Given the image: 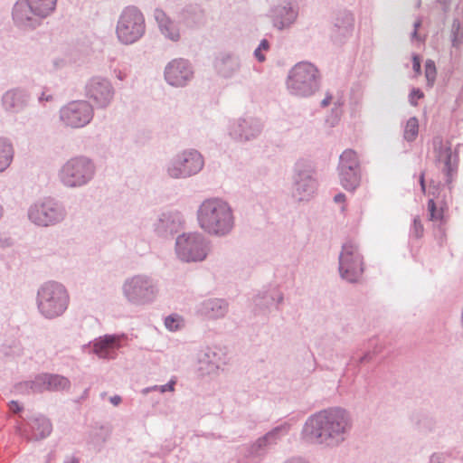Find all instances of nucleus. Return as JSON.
<instances>
[{
	"mask_svg": "<svg viewBox=\"0 0 463 463\" xmlns=\"http://www.w3.org/2000/svg\"><path fill=\"white\" fill-rule=\"evenodd\" d=\"M340 277L349 283H356L363 272V256L358 245L353 241H347L342 246L338 258Z\"/></svg>",
	"mask_w": 463,
	"mask_h": 463,
	"instance_id": "14",
	"label": "nucleus"
},
{
	"mask_svg": "<svg viewBox=\"0 0 463 463\" xmlns=\"http://www.w3.org/2000/svg\"><path fill=\"white\" fill-rule=\"evenodd\" d=\"M264 128L261 119L245 115L229 121L228 136L235 142L245 144L260 137Z\"/></svg>",
	"mask_w": 463,
	"mask_h": 463,
	"instance_id": "16",
	"label": "nucleus"
},
{
	"mask_svg": "<svg viewBox=\"0 0 463 463\" xmlns=\"http://www.w3.org/2000/svg\"><path fill=\"white\" fill-rule=\"evenodd\" d=\"M198 227L207 235L225 238L235 229L236 217L232 206L219 196L203 199L196 210Z\"/></svg>",
	"mask_w": 463,
	"mask_h": 463,
	"instance_id": "2",
	"label": "nucleus"
},
{
	"mask_svg": "<svg viewBox=\"0 0 463 463\" xmlns=\"http://www.w3.org/2000/svg\"><path fill=\"white\" fill-rule=\"evenodd\" d=\"M197 360L199 370L203 374H211L225 364V355L221 348L206 346L199 351Z\"/></svg>",
	"mask_w": 463,
	"mask_h": 463,
	"instance_id": "27",
	"label": "nucleus"
},
{
	"mask_svg": "<svg viewBox=\"0 0 463 463\" xmlns=\"http://www.w3.org/2000/svg\"><path fill=\"white\" fill-rule=\"evenodd\" d=\"M284 463H309L307 460L304 459L303 458L295 457L287 459Z\"/></svg>",
	"mask_w": 463,
	"mask_h": 463,
	"instance_id": "51",
	"label": "nucleus"
},
{
	"mask_svg": "<svg viewBox=\"0 0 463 463\" xmlns=\"http://www.w3.org/2000/svg\"><path fill=\"white\" fill-rule=\"evenodd\" d=\"M420 25H421V21L420 19L415 21L413 24L414 30H418Z\"/></svg>",
	"mask_w": 463,
	"mask_h": 463,
	"instance_id": "63",
	"label": "nucleus"
},
{
	"mask_svg": "<svg viewBox=\"0 0 463 463\" xmlns=\"http://www.w3.org/2000/svg\"><path fill=\"white\" fill-rule=\"evenodd\" d=\"M205 9L198 2L184 4L177 12L179 22L187 28L201 26L205 21Z\"/></svg>",
	"mask_w": 463,
	"mask_h": 463,
	"instance_id": "29",
	"label": "nucleus"
},
{
	"mask_svg": "<svg viewBox=\"0 0 463 463\" xmlns=\"http://www.w3.org/2000/svg\"><path fill=\"white\" fill-rule=\"evenodd\" d=\"M64 203L52 197L34 201L27 209L28 220L37 227L47 228L61 223L67 217Z\"/></svg>",
	"mask_w": 463,
	"mask_h": 463,
	"instance_id": "9",
	"label": "nucleus"
},
{
	"mask_svg": "<svg viewBox=\"0 0 463 463\" xmlns=\"http://www.w3.org/2000/svg\"><path fill=\"white\" fill-rule=\"evenodd\" d=\"M423 98V92L420 89H413L409 96L410 103L412 106L417 105V99Z\"/></svg>",
	"mask_w": 463,
	"mask_h": 463,
	"instance_id": "46",
	"label": "nucleus"
},
{
	"mask_svg": "<svg viewBox=\"0 0 463 463\" xmlns=\"http://www.w3.org/2000/svg\"><path fill=\"white\" fill-rule=\"evenodd\" d=\"M419 121L416 117L410 118L405 125L403 137L408 142H412L418 136Z\"/></svg>",
	"mask_w": 463,
	"mask_h": 463,
	"instance_id": "37",
	"label": "nucleus"
},
{
	"mask_svg": "<svg viewBox=\"0 0 463 463\" xmlns=\"http://www.w3.org/2000/svg\"><path fill=\"white\" fill-rule=\"evenodd\" d=\"M436 66L433 61L428 60L425 64V76L429 86H432L436 79Z\"/></svg>",
	"mask_w": 463,
	"mask_h": 463,
	"instance_id": "42",
	"label": "nucleus"
},
{
	"mask_svg": "<svg viewBox=\"0 0 463 463\" xmlns=\"http://www.w3.org/2000/svg\"><path fill=\"white\" fill-rule=\"evenodd\" d=\"M284 300V294L276 287L258 293L253 298L254 313L256 316H267L271 308L279 310V305Z\"/></svg>",
	"mask_w": 463,
	"mask_h": 463,
	"instance_id": "25",
	"label": "nucleus"
},
{
	"mask_svg": "<svg viewBox=\"0 0 463 463\" xmlns=\"http://www.w3.org/2000/svg\"><path fill=\"white\" fill-rule=\"evenodd\" d=\"M204 164V157L197 149L186 148L169 158L164 171L171 179H188L201 173Z\"/></svg>",
	"mask_w": 463,
	"mask_h": 463,
	"instance_id": "8",
	"label": "nucleus"
},
{
	"mask_svg": "<svg viewBox=\"0 0 463 463\" xmlns=\"http://www.w3.org/2000/svg\"><path fill=\"white\" fill-rule=\"evenodd\" d=\"M194 78V68L185 58H175L168 61L164 69V80L174 88H184Z\"/></svg>",
	"mask_w": 463,
	"mask_h": 463,
	"instance_id": "19",
	"label": "nucleus"
},
{
	"mask_svg": "<svg viewBox=\"0 0 463 463\" xmlns=\"http://www.w3.org/2000/svg\"><path fill=\"white\" fill-rule=\"evenodd\" d=\"M271 447L266 438L262 436L250 445L249 452L251 456L261 457L265 455Z\"/></svg>",
	"mask_w": 463,
	"mask_h": 463,
	"instance_id": "36",
	"label": "nucleus"
},
{
	"mask_svg": "<svg viewBox=\"0 0 463 463\" xmlns=\"http://www.w3.org/2000/svg\"><path fill=\"white\" fill-rule=\"evenodd\" d=\"M331 100H332V95L327 93L326 96L325 97V99H323L321 101V107L325 108V107L328 106L330 104Z\"/></svg>",
	"mask_w": 463,
	"mask_h": 463,
	"instance_id": "56",
	"label": "nucleus"
},
{
	"mask_svg": "<svg viewBox=\"0 0 463 463\" xmlns=\"http://www.w3.org/2000/svg\"><path fill=\"white\" fill-rule=\"evenodd\" d=\"M5 213V206L2 203H0V222L3 220Z\"/></svg>",
	"mask_w": 463,
	"mask_h": 463,
	"instance_id": "61",
	"label": "nucleus"
},
{
	"mask_svg": "<svg viewBox=\"0 0 463 463\" xmlns=\"http://www.w3.org/2000/svg\"><path fill=\"white\" fill-rule=\"evenodd\" d=\"M185 219L177 210H166L157 214L153 222L155 234L165 240H172L184 229Z\"/></svg>",
	"mask_w": 463,
	"mask_h": 463,
	"instance_id": "20",
	"label": "nucleus"
},
{
	"mask_svg": "<svg viewBox=\"0 0 463 463\" xmlns=\"http://www.w3.org/2000/svg\"><path fill=\"white\" fill-rule=\"evenodd\" d=\"M38 99H39L40 103H43L44 101L49 102V101H52L53 99V97L51 94L47 95V94H45V92H43Z\"/></svg>",
	"mask_w": 463,
	"mask_h": 463,
	"instance_id": "52",
	"label": "nucleus"
},
{
	"mask_svg": "<svg viewBox=\"0 0 463 463\" xmlns=\"http://www.w3.org/2000/svg\"><path fill=\"white\" fill-rule=\"evenodd\" d=\"M9 409L14 413L20 412L23 410V407L15 401H11L9 402Z\"/></svg>",
	"mask_w": 463,
	"mask_h": 463,
	"instance_id": "50",
	"label": "nucleus"
},
{
	"mask_svg": "<svg viewBox=\"0 0 463 463\" xmlns=\"http://www.w3.org/2000/svg\"><path fill=\"white\" fill-rule=\"evenodd\" d=\"M428 210L430 212V220H439L442 217V213L436 207V203L433 199H430L428 202Z\"/></svg>",
	"mask_w": 463,
	"mask_h": 463,
	"instance_id": "43",
	"label": "nucleus"
},
{
	"mask_svg": "<svg viewBox=\"0 0 463 463\" xmlns=\"http://www.w3.org/2000/svg\"><path fill=\"white\" fill-rule=\"evenodd\" d=\"M420 186H421V189L423 192H425V181H424V174L422 173L420 176Z\"/></svg>",
	"mask_w": 463,
	"mask_h": 463,
	"instance_id": "60",
	"label": "nucleus"
},
{
	"mask_svg": "<svg viewBox=\"0 0 463 463\" xmlns=\"http://www.w3.org/2000/svg\"><path fill=\"white\" fill-rule=\"evenodd\" d=\"M116 78L119 80H124L126 78V74L123 73L121 71H115Z\"/></svg>",
	"mask_w": 463,
	"mask_h": 463,
	"instance_id": "59",
	"label": "nucleus"
},
{
	"mask_svg": "<svg viewBox=\"0 0 463 463\" xmlns=\"http://www.w3.org/2000/svg\"><path fill=\"white\" fill-rule=\"evenodd\" d=\"M433 152L438 162L444 164L443 172L447 176V183L452 181V173L457 169V155L452 154L449 142H444L440 137H435L432 140Z\"/></svg>",
	"mask_w": 463,
	"mask_h": 463,
	"instance_id": "26",
	"label": "nucleus"
},
{
	"mask_svg": "<svg viewBox=\"0 0 463 463\" xmlns=\"http://www.w3.org/2000/svg\"><path fill=\"white\" fill-rule=\"evenodd\" d=\"M14 156V148L12 141L6 137H0V174L11 165Z\"/></svg>",
	"mask_w": 463,
	"mask_h": 463,
	"instance_id": "33",
	"label": "nucleus"
},
{
	"mask_svg": "<svg viewBox=\"0 0 463 463\" xmlns=\"http://www.w3.org/2000/svg\"><path fill=\"white\" fill-rule=\"evenodd\" d=\"M270 49V43L267 39H262L258 47L253 52L254 58L260 63L266 61L265 52Z\"/></svg>",
	"mask_w": 463,
	"mask_h": 463,
	"instance_id": "40",
	"label": "nucleus"
},
{
	"mask_svg": "<svg viewBox=\"0 0 463 463\" xmlns=\"http://www.w3.org/2000/svg\"><path fill=\"white\" fill-rule=\"evenodd\" d=\"M318 179L314 165L305 159H299L293 167L292 196L298 202H308L316 194Z\"/></svg>",
	"mask_w": 463,
	"mask_h": 463,
	"instance_id": "12",
	"label": "nucleus"
},
{
	"mask_svg": "<svg viewBox=\"0 0 463 463\" xmlns=\"http://www.w3.org/2000/svg\"><path fill=\"white\" fill-rule=\"evenodd\" d=\"M338 175L341 185L347 191H354L360 184V164L356 153L345 150L339 157Z\"/></svg>",
	"mask_w": 463,
	"mask_h": 463,
	"instance_id": "18",
	"label": "nucleus"
},
{
	"mask_svg": "<svg viewBox=\"0 0 463 463\" xmlns=\"http://www.w3.org/2000/svg\"><path fill=\"white\" fill-rule=\"evenodd\" d=\"M125 334H107L95 338L84 347L90 348V353L96 354L99 359L114 360L118 356L117 351L121 348L127 341Z\"/></svg>",
	"mask_w": 463,
	"mask_h": 463,
	"instance_id": "21",
	"label": "nucleus"
},
{
	"mask_svg": "<svg viewBox=\"0 0 463 463\" xmlns=\"http://www.w3.org/2000/svg\"><path fill=\"white\" fill-rule=\"evenodd\" d=\"M351 428L349 413L342 408L334 407L309 416L301 436L309 444L334 448L346 439Z\"/></svg>",
	"mask_w": 463,
	"mask_h": 463,
	"instance_id": "1",
	"label": "nucleus"
},
{
	"mask_svg": "<svg viewBox=\"0 0 463 463\" xmlns=\"http://www.w3.org/2000/svg\"><path fill=\"white\" fill-rule=\"evenodd\" d=\"M175 383H176L175 379L172 378L167 383H165L164 385H153V386L146 387L141 391V392L144 395H146L151 392H156V391H158L162 393L166 392H174Z\"/></svg>",
	"mask_w": 463,
	"mask_h": 463,
	"instance_id": "39",
	"label": "nucleus"
},
{
	"mask_svg": "<svg viewBox=\"0 0 463 463\" xmlns=\"http://www.w3.org/2000/svg\"><path fill=\"white\" fill-rule=\"evenodd\" d=\"M97 165L87 156H75L69 158L58 170L59 182L66 188L77 189L87 186L95 178Z\"/></svg>",
	"mask_w": 463,
	"mask_h": 463,
	"instance_id": "7",
	"label": "nucleus"
},
{
	"mask_svg": "<svg viewBox=\"0 0 463 463\" xmlns=\"http://www.w3.org/2000/svg\"><path fill=\"white\" fill-rule=\"evenodd\" d=\"M110 434V430L108 427L99 426L91 432V440L95 443H103L107 440Z\"/></svg>",
	"mask_w": 463,
	"mask_h": 463,
	"instance_id": "41",
	"label": "nucleus"
},
{
	"mask_svg": "<svg viewBox=\"0 0 463 463\" xmlns=\"http://www.w3.org/2000/svg\"><path fill=\"white\" fill-rule=\"evenodd\" d=\"M84 94L93 108L104 109L112 103L115 88L108 78L93 76L87 80Z\"/></svg>",
	"mask_w": 463,
	"mask_h": 463,
	"instance_id": "17",
	"label": "nucleus"
},
{
	"mask_svg": "<svg viewBox=\"0 0 463 463\" xmlns=\"http://www.w3.org/2000/svg\"><path fill=\"white\" fill-rule=\"evenodd\" d=\"M213 70L218 77L232 80L238 77L243 69L241 56L232 51L218 52L213 61Z\"/></svg>",
	"mask_w": 463,
	"mask_h": 463,
	"instance_id": "22",
	"label": "nucleus"
},
{
	"mask_svg": "<svg viewBox=\"0 0 463 463\" xmlns=\"http://www.w3.org/2000/svg\"><path fill=\"white\" fill-rule=\"evenodd\" d=\"M146 26L144 14L137 6L125 7L118 15L116 24V36L124 45L137 43L146 33Z\"/></svg>",
	"mask_w": 463,
	"mask_h": 463,
	"instance_id": "10",
	"label": "nucleus"
},
{
	"mask_svg": "<svg viewBox=\"0 0 463 463\" xmlns=\"http://www.w3.org/2000/svg\"><path fill=\"white\" fill-rule=\"evenodd\" d=\"M411 233L416 238H420L423 234V225L419 217H414L413 224L411 227Z\"/></svg>",
	"mask_w": 463,
	"mask_h": 463,
	"instance_id": "45",
	"label": "nucleus"
},
{
	"mask_svg": "<svg viewBox=\"0 0 463 463\" xmlns=\"http://www.w3.org/2000/svg\"><path fill=\"white\" fill-rule=\"evenodd\" d=\"M65 65V61L61 58H58V59H55L53 60V66L55 69H61L62 67H64Z\"/></svg>",
	"mask_w": 463,
	"mask_h": 463,
	"instance_id": "53",
	"label": "nucleus"
},
{
	"mask_svg": "<svg viewBox=\"0 0 463 463\" xmlns=\"http://www.w3.org/2000/svg\"><path fill=\"white\" fill-rule=\"evenodd\" d=\"M58 0H17L12 9L14 25L24 31H33L52 16Z\"/></svg>",
	"mask_w": 463,
	"mask_h": 463,
	"instance_id": "4",
	"label": "nucleus"
},
{
	"mask_svg": "<svg viewBox=\"0 0 463 463\" xmlns=\"http://www.w3.org/2000/svg\"><path fill=\"white\" fill-rule=\"evenodd\" d=\"M94 117L93 106L87 100H72L59 109V120L70 128H81L90 123Z\"/></svg>",
	"mask_w": 463,
	"mask_h": 463,
	"instance_id": "15",
	"label": "nucleus"
},
{
	"mask_svg": "<svg viewBox=\"0 0 463 463\" xmlns=\"http://www.w3.org/2000/svg\"><path fill=\"white\" fill-rule=\"evenodd\" d=\"M321 76L311 62L300 61L288 72L285 86L290 96L306 99L313 96L320 88Z\"/></svg>",
	"mask_w": 463,
	"mask_h": 463,
	"instance_id": "6",
	"label": "nucleus"
},
{
	"mask_svg": "<svg viewBox=\"0 0 463 463\" xmlns=\"http://www.w3.org/2000/svg\"><path fill=\"white\" fill-rule=\"evenodd\" d=\"M211 250V241L201 232H189L177 235L175 252L185 263L203 261Z\"/></svg>",
	"mask_w": 463,
	"mask_h": 463,
	"instance_id": "11",
	"label": "nucleus"
},
{
	"mask_svg": "<svg viewBox=\"0 0 463 463\" xmlns=\"http://www.w3.org/2000/svg\"><path fill=\"white\" fill-rule=\"evenodd\" d=\"M345 195L341 193L335 194L334 197V201L337 203H343V202H345Z\"/></svg>",
	"mask_w": 463,
	"mask_h": 463,
	"instance_id": "57",
	"label": "nucleus"
},
{
	"mask_svg": "<svg viewBox=\"0 0 463 463\" xmlns=\"http://www.w3.org/2000/svg\"><path fill=\"white\" fill-rule=\"evenodd\" d=\"M15 392L20 394L42 393L46 392L44 373H40L33 380L21 382L14 386Z\"/></svg>",
	"mask_w": 463,
	"mask_h": 463,
	"instance_id": "32",
	"label": "nucleus"
},
{
	"mask_svg": "<svg viewBox=\"0 0 463 463\" xmlns=\"http://www.w3.org/2000/svg\"><path fill=\"white\" fill-rule=\"evenodd\" d=\"M412 69L416 73L420 72V60L418 55L412 57Z\"/></svg>",
	"mask_w": 463,
	"mask_h": 463,
	"instance_id": "49",
	"label": "nucleus"
},
{
	"mask_svg": "<svg viewBox=\"0 0 463 463\" xmlns=\"http://www.w3.org/2000/svg\"><path fill=\"white\" fill-rule=\"evenodd\" d=\"M165 326L170 331H176L180 327L179 317L169 316L165 319Z\"/></svg>",
	"mask_w": 463,
	"mask_h": 463,
	"instance_id": "44",
	"label": "nucleus"
},
{
	"mask_svg": "<svg viewBox=\"0 0 463 463\" xmlns=\"http://www.w3.org/2000/svg\"><path fill=\"white\" fill-rule=\"evenodd\" d=\"M154 19L160 35L165 41L177 43L182 40L181 23L172 18L162 8L154 10Z\"/></svg>",
	"mask_w": 463,
	"mask_h": 463,
	"instance_id": "23",
	"label": "nucleus"
},
{
	"mask_svg": "<svg viewBox=\"0 0 463 463\" xmlns=\"http://www.w3.org/2000/svg\"><path fill=\"white\" fill-rule=\"evenodd\" d=\"M35 304L41 317L53 320L62 317L67 311L70 294L62 283L48 280L38 287Z\"/></svg>",
	"mask_w": 463,
	"mask_h": 463,
	"instance_id": "3",
	"label": "nucleus"
},
{
	"mask_svg": "<svg viewBox=\"0 0 463 463\" xmlns=\"http://www.w3.org/2000/svg\"><path fill=\"white\" fill-rule=\"evenodd\" d=\"M451 43L455 48H458L463 42V32L458 19H454L451 25Z\"/></svg>",
	"mask_w": 463,
	"mask_h": 463,
	"instance_id": "38",
	"label": "nucleus"
},
{
	"mask_svg": "<svg viewBox=\"0 0 463 463\" xmlns=\"http://www.w3.org/2000/svg\"><path fill=\"white\" fill-rule=\"evenodd\" d=\"M46 391L61 392L71 388L70 380L60 374L44 373Z\"/></svg>",
	"mask_w": 463,
	"mask_h": 463,
	"instance_id": "34",
	"label": "nucleus"
},
{
	"mask_svg": "<svg viewBox=\"0 0 463 463\" xmlns=\"http://www.w3.org/2000/svg\"><path fill=\"white\" fill-rule=\"evenodd\" d=\"M354 16L351 11L341 10L335 18L333 26V38L337 42H342L349 37L354 30Z\"/></svg>",
	"mask_w": 463,
	"mask_h": 463,
	"instance_id": "30",
	"label": "nucleus"
},
{
	"mask_svg": "<svg viewBox=\"0 0 463 463\" xmlns=\"http://www.w3.org/2000/svg\"><path fill=\"white\" fill-rule=\"evenodd\" d=\"M11 243L9 239L0 237V247L5 248L9 247Z\"/></svg>",
	"mask_w": 463,
	"mask_h": 463,
	"instance_id": "58",
	"label": "nucleus"
},
{
	"mask_svg": "<svg viewBox=\"0 0 463 463\" xmlns=\"http://www.w3.org/2000/svg\"><path fill=\"white\" fill-rule=\"evenodd\" d=\"M299 10L297 0H278L270 5L267 17L274 30L289 31L298 20Z\"/></svg>",
	"mask_w": 463,
	"mask_h": 463,
	"instance_id": "13",
	"label": "nucleus"
},
{
	"mask_svg": "<svg viewBox=\"0 0 463 463\" xmlns=\"http://www.w3.org/2000/svg\"><path fill=\"white\" fill-rule=\"evenodd\" d=\"M30 99V93L25 89L13 88L3 94L2 106L6 112L18 114L28 107Z\"/></svg>",
	"mask_w": 463,
	"mask_h": 463,
	"instance_id": "28",
	"label": "nucleus"
},
{
	"mask_svg": "<svg viewBox=\"0 0 463 463\" xmlns=\"http://www.w3.org/2000/svg\"><path fill=\"white\" fill-rule=\"evenodd\" d=\"M159 291L158 281L145 273L127 277L120 287L123 299L133 307L152 305L157 299Z\"/></svg>",
	"mask_w": 463,
	"mask_h": 463,
	"instance_id": "5",
	"label": "nucleus"
},
{
	"mask_svg": "<svg viewBox=\"0 0 463 463\" xmlns=\"http://www.w3.org/2000/svg\"><path fill=\"white\" fill-rule=\"evenodd\" d=\"M229 303L224 298H210L202 300L195 306L197 316L209 321L222 319L229 312Z\"/></svg>",
	"mask_w": 463,
	"mask_h": 463,
	"instance_id": "24",
	"label": "nucleus"
},
{
	"mask_svg": "<svg viewBox=\"0 0 463 463\" xmlns=\"http://www.w3.org/2000/svg\"><path fill=\"white\" fill-rule=\"evenodd\" d=\"M290 430V424L284 422L267 432L264 437L271 446L276 445Z\"/></svg>",
	"mask_w": 463,
	"mask_h": 463,
	"instance_id": "35",
	"label": "nucleus"
},
{
	"mask_svg": "<svg viewBox=\"0 0 463 463\" xmlns=\"http://www.w3.org/2000/svg\"><path fill=\"white\" fill-rule=\"evenodd\" d=\"M418 30H413L411 33V40H419Z\"/></svg>",
	"mask_w": 463,
	"mask_h": 463,
	"instance_id": "62",
	"label": "nucleus"
},
{
	"mask_svg": "<svg viewBox=\"0 0 463 463\" xmlns=\"http://www.w3.org/2000/svg\"><path fill=\"white\" fill-rule=\"evenodd\" d=\"M31 434L22 433L28 440H40L48 437L52 430L51 421L44 416L33 417L28 422Z\"/></svg>",
	"mask_w": 463,
	"mask_h": 463,
	"instance_id": "31",
	"label": "nucleus"
},
{
	"mask_svg": "<svg viewBox=\"0 0 463 463\" xmlns=\"http://www.w3.org/2000/svg\"><path fill=\"white\" fill-rule=\"evenodd\" d=\"M445 458L443 453H433L430 458V463H443Z\"/></svg>",
	"mask_w": 463,
	"mask_h": 463,
	"instance_id": "48",
	"label": "nucleus"
},
{
	"mask_svg": "<svg viewBox=\"0 0 463 463\" xmlns=\"http://www.w3.org/2000/svg\"><path fill=\"white\" fill-rule=\"evenodd\" d=\"M381 351V348L375 347L373 351L366 352L363 356L360 357L359 363H366L373 360V356Z\"/></svg>",
	"mask_w": 463,
	"mask_h": 463,
	"instance_id": "47",
	"label": "nucleus"
},
{
	"mask_svg": "<svg viewBox=\"0 0 463 463\" xmlns=\"http://www.w3.org/2000/svg\"><path fill=\"white\" fill-rule=\"evenodd\" d=\"M65 463H79V460L75 458H70L65 460Z\"/></svg>",
	"mask_w": 463,
	"mask_h": 463,
	"instance_id": "64",
	"label": "nucleus"
},
{
	"mask_svg": "<svg viewBox=\"0 0 463 463\" xmlns=\"http://www.w3.org/2000/svg\"><path fill=\"white\" fill-rule=\"evenodd\" d=\"M109 402L114 405L118 406L122 402V399L119 395H114L109 398Z\"/></svg>",
	"mask_w": 463,
	"mask_h": 463,
	"instance_id": "55",
	"label": "nucleus"
},
{
	"mask_svg": "<svg viewBox=\"0 0 463 463\" xmlns=\"http://www.w3.org/2000/svg\"><path fill=\"white\" fill-rule=\"evenodd\" d=\"M437 2L442 6L444 12L449 9L450 0H437Z\"/></svg>",
	"mask_w": 463,
	"mask_h": 463,
	"instance_id": "54",
	"label": "nucleus"
}]
</instances>
